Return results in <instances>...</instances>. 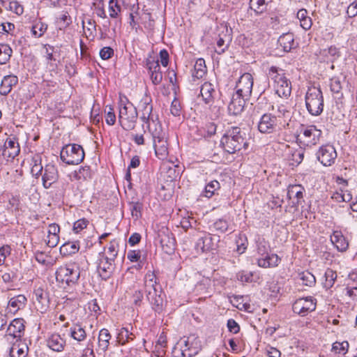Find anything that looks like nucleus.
Returning <instances> with one entry per match:
<instances>
[{"label":"nucleus","mask_w":357,"mask_h":357,"mask_svg":"<svg viewBox=\"0 0 357 357\" xmlns=\"http://www.w3.org/2000/svg\"><path fill=\"white\" fill-rule=\"evenodd\" d=\"M220 143L224 150L230 154L235 153L242 149H246L248 146L245 132L239 127H232L227 130Z\"/></svg>","instance_id":"obj_1"},{"label":"nucleus","mask_w":357,"mask_h":357,"mask_svg":"<svg viewBox=\"0 0 357 357\" xmlns=\"http://www.w3.org/2000/svg\"><path fill=\"white\" fill-rule=\"evenodd\" d=\"M268 78L273 82L275 93L280 98H287L291 93V83L287 78L285 70L272 66L268 69Z\"/></svg>","instance_id":"obj_2"},{"label":"nucleus","mask_w":357,"mask_h":357,"mask_svg":"<svg viewBox=\"0 0 357 357\" xmlns=\"http://www.w3.org/2000/svg\"><path fill=\"white\" fill-rule=\"evenodd\" d=\"M144 289L146 294V298L152 306L154 311L160 312L162 310L164 301L163 298L158 293H160L158 285V278L154 272L149 271L144 279Z\"/></svg>","instance_id":"obj_3"},{"label":"nucleus","mask_w":357,"mask_h":357,"mask_svg":"<svg viewBox=\"0 0 357 357\" xmlns=\"http://www.w3.org/2000/svg\"><path fill=\"white\" fill-rule=\"evenodd\" d=\"M202 349L200 339L195 334L183 337L172 351V357H192Z\"/></svg>","instance_id":"obj_4"},{"label":"nucleus","mask_w":357,"mask_h":357,"mask_svg":"<svg viewBox=\"0 0 357 357\" xmlns=\"http://www.w3.org/2000/svg\"><path fill=\"white\" fill-rule=\"evenodd\" d=\"M305 106L312 116L320 115L324 109V97L319 87L309 86L305 93Z\"/></svg>","instance_id":"obj_5"},{"label":"nucleus","mask_w":357,"mask_h":357,"mask_svg":"<svg viewBox=\"0 0 357 357\" xmlns=\"http://www.w3.org/2000/svg\"><path fill=\"white\" fill-rule=\"evenodd\" d=\"M321 135V130L314 125L303 126L296 139L301 146L312 147L319 142Z\"/></svg>","instance_id":"obj_6"},{"label":"nucleus","mask_w":357,"mask_h":357,"mask_svg":"<svg viewBox=\"0 0 357 357\" xmlns=\"http://www.w3.org/2000/svg\"><path fill=\"white\" fill-rule=\"evenodd\" d=\"M269 250L270 246L264 239L257 241V253L261 256L257 261L259 266L271 268L275 267L279 264L280 258L276 254L269 255Z\"/></svg>","instance_id":"obj_7"},{"label":"nucleus","mask_w":357,"mask_h":357,"mask_svg":"<svg viewBox=\"0 0 357 357\" xmlns=\"http://www.w3.org/2000/svg\"><path fill=\"white\" fill-rule=\"evenodd\" d=\"M79 276V268L75 264L61 266L56 271V280L60 282H65L68 286L76 284Z\"/></svg>","instance_id":"obj_8"},{"label":"nucleus","mask_w":357,"mask_h":357,"mask_svg":"<svg viewBox=\"0 0 357 357\" xmlns=\"http://www.w3.org/2000/svg\"><path fill=\"white\" fill-rule=\"evenodd\" d=\"M60 157L68 165H78L84 158V151L80 145L68 144L61 149Z\"/></svg>","instance_id":"obj_9"},{"label":"nucleus","mask_w":357,"mask_h":357,"mask_svg":"<svg viewBox=\"0 0 357 357\" xmlns=\"http://www.w3.org/2000/svg\"><path fill=\"white\" fill-rule=\"evenodd\" d=\"M137 119V112L132 104L121 105L119 107V121L123 129L132 130L135 128Z\"/></svg>","instance_id":"obj_10"},{"label":"nucleus","mask_w":357,"mask_h":357,"mask_svg":"<svg viewBox=\"0 0 357 357\" xmlns=\"http://www.w3.org/2000/svg\"><path fill=\"white\" fill-rule=\"evenodd\" d=\"M317 300L312 296L300 298L292 305L293 312L301 317H305L310 312L315 310Z\"/></svg>","instance_id":"obj_11"},{"label":"nucleus","mask_w":357,"mask_h":357,"mask_svg":"<svg viewBox=\"0 0 357 357\" xmlns=\"http://www.w3.org/2000/svg\"><path fill=\"white\" fill-rule=\"evenodd\" d=\"M284 126L275 114L266 113L263 114L258 123V130L261 133H273L279 126Z\"/></svg>","instance_id":"obj_12"},{"label":"nucleus","mask_w":357,"mask_h":357,"mask_svg":"<svg viewBox=\"0 0 357 357\" xmlns=\"http://www.w3.org/2000/svg\"><path fill=\"white\" fill-rule=\"evenodd\" d=\"M253 78L251 74L244 73L238 79L236 85L235 94L249 99L252 93Z\"/></svg>","instance_id":"obj_13"},{"label":"nucleus","mask_w":357,"mask_h":357,"mask_svg":"<svg viewBox=\"0 0 357 357\" xmlns=\"http://www.w3.org/2000/svg\"><path fill=\"white\" fill-rule=\"evenodd\" d=\"M317 158L323 165L331 166L337 158V153L332 145L326 144L319 148Z\"/></svg>","instance_id":"obj_14"},{"label":"nucleus","mask_w":357,"mask_h":357,"mask_svg":"<svg viewBox=\"0 0 357 357\" xmlns=\"http://www.w3.org/2000/svg\"><path fill=\"white\" fill-rule=\"evenodd\" d=\"M219 236H212L211 234L204 233L203 236L198 238L195 248L197 252H206L213 250L217 247Z\"/></svg>","instance_id":"obj_15"},{"label":"nucleus","mask_w":357,"mask_h":357,"mask_svg":"<svg viewBox=\"0 0 357 357\" xmlns=\"http://www.w3.org/2000/svg\"><path fill=\"white\" fill-rule=\"evenodd\" d=\"M97 268L100 276L102 279L107 280L114 268V260H110L109 257L105 256V255H100Z\"/></svg>","instance_id":"obj_16"},{"label":"nucleus","mask_w":357,"mask_h":357,"mask_svg":"<svg viewBox=\"0 0 357 357\" xmlns=\"http://www.w3.org/2000/svg\"><path fill=\"white\" fill-rule=\"evenodd\" d=\"M151 98L145 96L140 100L138 108L141 113V120L146 124L151 123L153 116L152 115L153 105L151 104Z\"/></svg>","instance_id":"obj_17"},{"label":"nucleus","mask_w":357,"mask_h":357,"mask_svg":"<svg viewBox=\"0 0 357 357\" xmlns=\"http://www.w3.org/2000/svg\"><path fill=\"white\" fill-rule=\"evenodd\" d=\"M304 188L301 185H290L287 189V197L291 201V206L297 207L303 202Z\"/></svg>","instance_id":"obj_18"},{"label":"nucleus","mask_w":357,"mask_h":357,"mask_svg":"<svg viewBox=\"0 0 357 357\" xmlns=\"http://www.w3.org/2000/svg\"><path fill=\"white\" fill-rule=\"evenodd\" d=\"M47 346L54 351L61 352L66 345V339L59 333H52L47 339Z\"/></svg>","instance_id":"obj_19"},{"label":"nucleus","mask_w":357,"mask_h":357,"mask_svg":"<svg viewBox=\"0 0 357 357\" xmlns=\"http://www.w3.org/2000/svg\"><path fill=\"white\" fill-rule=\"evenodd\" d=\"M34 305L38 311L44 313L48 308V298L47 294L42 288H38L33 292Z\"/></svg>","instance_id":"obj_20"},{"label":"nucleus","mask_w":357,"mask_h":357,"mask_svg":"<svg viewBox=\"0 0 357 357\" xmlns=\"http://www.w3.org/2000/svg\"><path fill=\"white\" fill-rule=\"evenodd\" d=\"M248 100L237 94H233L228 105V112L230 114L237 116L243 111L245 100Z\"/></svg>","instance_id":"obj_21"},{"label":"nucleus","mask_w":357,"mask_h":357,"mask_svg":"<svg viewBox=\"0 0 357 357\" xmlns=\"http://www.w3.org/2000/svg\"><path fill=\"white\" fill-rule=\"evenodd\" d=\"M159 236L163 251L168 255L174 253L176 248V240L173 234L167 231V233L162 232Z\"/></svg>","instance_id":"obj_22"},{"label":"nucleus","mask_w":357,"mask_h":357,"mask_svg":"<svg viewBox=\"0 0 357 357\" xmlns=\"http://www.w3.org/2000/svg\"><path fill=\"white\" fill-rule=\"evenodd\" d=\"M146 66L153 84L155 85L159 84L162 80V73L160 71L159 61L148 60Z\"/></svg>","instance_id":"obj_23"},{"label":"nucleus","mask_w":357,"mask_h":357,"mask_svg":"<svg viewBox=\"0 0 357 357\" xmlns=\"http://www.w3.org/2000/svg\"><path fill=\"white\" fill-rule=\"evenodd\" d=\"M24 323L22 318L13 319L7 328V335L13 337H21L24 331Z\"/></svg>","instance_id":"obj_24"},{"label":"nucleus","mask_w":357,"mask_h":357,"mask_svg":"<svg viewBox=\"0 0 357 357\" xmlns=\"http://www.w3.org/2000/svg\"><path fill=\"white\" fill-rule=\"evenodd\" d=\"M58 178L56 167L52 164H48L45 167L43 176V184L45 188H49Z\"/></svg>","instance_id":"obj_25"},{"label":"nucleus","mask_w":357,"mask_h":357,"mask_svg":"<svg viewBox=\"0 0 357 357\" xmlns=\"http://www.w3.org/2000/svg\"><path fill=\"white\" fill-rule=\"evenodd\" d=\"M20 151L19 144L14 139H8L4 144L2 155L8 160L14 159Z\"/></svg>","instance_id":"obj_26"},{"label":"nucleus","mask_w":357,"mask_h":357,"mask_svg":"<svg viewBox=\"0 0 357 357\" xmlns=\"http://www.w3.org/2000/svg\"><path fill=\"white\" fill-rule=\"evenodd\" d=\"M216 93L215 87L211 82H206L202 85L200 94L206 104H213Z\"/></svg>","instance_id":"obj_27"},{"label":"nucleus","mask_w":357,"mask_h":357,"mask_svg":"<svg viewBox=\"0 0 357 357\" xmlns=\"http://www.w3.org/2000/svg\"><path fill=\"white\" fill-rule=\"evenodd\" d=\"M148 128L153 142L167 138V133L163 130L161 124L157 121V119H152L151 123L148 124Z\"/></svg>","instance_id":"obj_28"},{"label":"nucleus","mask_w":357,"mask_h":357,"mask_svg":"<svg viewBox=\"0 0 357 357\" xmlns=\"http://www.w3.org/2000/svg\"><path fill=\"white\" fill-rule=\"evenodd\" d=\"M27 299L25 296L19 294L10 298L8 303L9 312L15 314L18 310L25 307Z\"/></svg>","instance_id":"obj_29"},{"label":"nucleus","mask_w":357,"mask_h":357,"mask_svg":"<svg viewBox=\"0 0 357 357\" xmlns=\"http://www.w3.org/2000/svg\"><path fill=\"white\" fill-rule=\"evenodd\" d=\"M167 138L153 142L155 153L158 159L164 160L167 158L169 154Z\"/></svg>","instance_id":"obj_30"},{"label":"nucleus","mask_w":357,"mask_h":357,"mask_svg":"<svg viewBox=\"0 0 357 357\" xmlns=\"http://www.w3.org/2000/svg\"><path fill=\"white\" fill-rule=\"evenodd\" d=\"M331 241L337 250L340 252H345L349 247L348 241L340 231H333V234L331 236Z\"/></svg>","instance_id":"obj_31"},{"label":"nucleus","mask_w":357,"mask_h":357,"mask_svg":"<svg viewBox=\"0 0 357 357\" xmlns=\"http://www.w3.org/2000/svg\"><path fill=\"white\" fill-rule=\"evenodd\" d=\"M18 82V78L15 75H7L3 77L0 86V93L3 96L8 95L12 90V87Z\"/></svg>","instance_id":"obj_32"},{"label":"nucleus","mask_w":357,"mask_h":357,"mask_svg":"<svg viewBox=\"0 0 357 357\" xmlns=\"http://www.w3.org/2000/svg\"><path fill=\"white\" fill-rule=\"evenodd\" d=\"M278 44L286 52H289L295 47L294 35L291 33H286L278 38Z\"/></svg>","instance_id":"obj_33"},{"label":"nucleus","mask_w":357,"mask_h":357,"mask_svg":"<svg viewBox=\"0 0 357 357\" xmlns=\"http://www.w3.org/2000/svg\"><path fill=\"white\" fill-rule=\"evenodd\" d=\"M111 338L112 335L107 329H101L98 335V346L99 349L105 351L109 347Z\"/></svg>","instance_id":"obj_34"},{"label":"nucleus","mask_w":357,"mask_h":357,"mask_svg":"<svg viewBox=\"0 0 357 357\" xmlns=\"http://www.w3.org/2000/svg\"><path fill=\"white\" fill-rule=\"evenodd\" d=\"M7 208L8 210L11 211L15 215H19L22 209V204L21 203L20 195H12L8 199Z\"/></svg>","instance_id":"obj_35"},{"label":"nucleus","mask_w":357,"mask_h":357,"mask_svg":"<svg viewBox=\"0 0 357 357\" xmlns=\"http://www.w3.org/2000/svg\"><path fill=\"white\" fill-rule=\"evenodd\" d=\"M70 337L77 342H82L86 338V333L80 324H75L70 329Z\"/></svg>","instance_id":"obj_36"},{"label":"nucleus","mask_w":357,"mask_h":357,"mask_svg":"<svg viewBox=\"0 0 357 357\" xmlns=\"http://www.w3.org/2000/svg\"><path fill=\"white\" fill-rule=\"evenodd\" d=\"M321 54L327 61L333 62L340 56V52L337 47L331 45L329 47L321 50Z\"/></svg>","instance_id":"obj_37"},{"label":"nucleus","mask_w":357,"mask_h":357,"mask_svg":"<svg viewBox=\"0 0 357 357\" xmlns=\"http://www.w3.org/2000/svg\"><path fill=\"white\" fill-rule=\"evenodd\" d=\"M47 24L41 20L35 21L31 27L32 35L35 38H40L46 32Z\"/></svg>","instance_id":"obj_38"},{"label":"nucleus","mask_w":357,"mask_h":357,"mask_svg":"<svg viewBox=\"0 0 357 357\" xmlns=\"http://www.w3.org/2000/svg\"><path fill=\"white\" fill-rule=\"evenodd\" d=\"M206 73L205 61L203 59H198L194 66L192 76L197 79L202 78Z\"/></svg>","instance_id":"obj_39"},{"label":"nucleus","mask_w":357,"mask_h":357,"mask_svg":"<svg viewBox=\"0 0 357 357\" xmlns=\"http://www.w3.org/2000/svg\"><path fill=\"white\" fill-rule=\"evenodd\" d=\"M272 108L273 111L275 113V114L280 120V122H281V118H284V121L285 122L286 119H289L291 117V111L289 108L284 105H277L276 111H275V108L274 106H272Z\"/></svg>","instance_id":"obj_40"},{"label":"nucleus","mask_w":357,"mask_h":357,"mask_svg":"<svg viewBox=\"0 0 357 357\" xmlns=\"http://www.w3.org/2000/svg\"><path fill=\"white\" fill-rule=\"evenodd\" d=\"M268 0H250V8L257 14H261L266 10Z\"/></svg>","instance_id":"obj_41"},{"label":"nucleus","mask_w":357,"mask_h":357,"mask_svg":"<svg viewBox=\"0 0 357 357\" xmlns=\"http://www.w3.org/2000/svg\"><path fill=\"white\" fill-rule=\"evenodd\" d=\"M122 8L117 0H109V15L111 18H118L120 16Z\"/></svg>","instance_id":"obj_42"},{"label":"nucleus","mask_w":357,"mask_h":357,"mask_svg":"<svg viewBox=\"0 0 357 357\" xmlns=\"http://www.w3.org/2000/svg\"><path fill=\"white\" fill-rule=\"evenodd\" d=\"M298 279L303 285L312 287L316 282L315 277L309 271H303L298 275Z\"/></svg>","instance_id":"obj_43"},{"label":"nucleus","mask_w":357,"mask_h":357,"mask_svg":"<svg viewBox=\"0 0 357 357\" xmlns=\"http://www.w3.org/2000/svg\"><path fill=\"white\" fill-rule=\"evenodd\" d=\"M13 50L8 45L0 44V64L6 63L10 58Z\"/></svg>","instance_id":"obj_44"},{"label":"nucleus","mask_w":357,"mask_h":357,"mask_svg":"<svg viewBox=\"0 0 357 357\" xmlns=\"http://www.w3.org/2000/svg\"><path fill=\"white\" fill-rule=\"evenodd\" d=\"M324 277V287L326 289H330L333 286L337 279V273L331 268H327L325 272Z\"/></svg>","instance_id":"obj_45"},{"label":"nucleus","mask_w":357,"mask_h":357,"mask_svg":"<svg viewBox=\"0 0 357 357\" xmlns=\"http://www.w3.org/2000/svg\"><path fill=\"white\" fill-rule=\"evenodd\" d=\"M56 22L60 25V30L66 29L72 23L71 17L67 11H63L56 18Z\"/></svg>","instance_id":"obj_46"},{"label":"nucleus","mask_w":357,"mask_h":357,"mask_svg":"<svg viewBox=\"0 0 357 357\" xmlns=\"http://www.w3.org/2000/svg\"><path fill=\"white\" fill-rule=\"evenodd\" d=\"M349 349V342L343 341L342 342H335L332 345V351L336 354H345Z\"/></svg>","instance_id":"obj_47"},{"label":"nucleus","mask_w":357,"mask_h":357,"mask_svg":"<svg viewBox=\"0 0 357 357\" xmlns=\"http://www.w3.org/2000/svg\"><path fill=\"white\" fill-rule=\"evenodd\" d=\"M220 188V183L218 181L214 180L208 183L206 187L204 190V196L210 198L211 197L215 191Z\"/></svg>","instance_id":"obj_48"},{"label":"nucleus","mask_w":357,"mask_h":357,"mask_svg":"<svg viewBox=\"0 0 357 357\" xmlns=\"http://www.w3.org/2000/svg\"><path fill=\"white\" fill-rule=\"evenodd\" d=\"M132 333H130L128 328H122L117 335V340L119 343L124 344L126 342H128L129 340H132Z\"/></svg>","instance_id":"obj_49"},{"label":"nucleus","mask_w":357,"mask_h":357,"mask_svg":"<svg viewBox=\"0 0 357 357\" xmlns=\"http://www.w3.org/2000/svg\"><path fill=\"white\" fill-rule=\"evenodd\" d=\"M79 249V243L78 242H68V243H64L61 248V251H63L64 253H68V254H75L76 252H78Z\"/></svg>","instance_id":"obj_50"},{"label":"nucleus","mask_w":357,"mask_h":357,"mask_svg":"<svg viewBox=\"0 0 357 357\" xmlns=\"http://www.w3.org/2000/svg\"><path fill=\"white\" fill-rule=\"evenodd\" d=\"M330 87L331 91L337 95V97L339 98L342 96V84L339 79L336 77H333L331 79Z\"/></svg>","instance_id":"obj_51"},{"label":"nucleus","mask_w":357,"mask_h":357,"mask_svg":"<svg viewBox=\"0 0 357 357\" xmlns=\"http://www.w3.org/2000/svg\"><path fill=\"white\" fill-rule=\"evenodd\" d=\"M96 14L101 17L106 18L107 15L105 10V4L103 0H98L97 2L93 3Z\"/></svg>","instance_id":"obj_52"},{"label":"nucleus","mask_w":357,"mask_h":357,"mask_svg":"<svg viewBox=\"0 0 357 357\" xmlns=\"http://www.w3.org/2000/svg\"><path fill=\"white\" fill-rule=\"evenodd\" d=\"M105 121L106 123L109 126L114 125L116 122V115L114 112V109L110 105L105 107Z\"/></svg>","instance_id":"obj_53"},{"label":"nucleus","mask_w":357,"mask_h":357,"mask_svg":"<svg viewBox=\"0 0 357 357\" xmlns=\"http://www.w3.org/2000/svg\"><path fill=\"white\" fill-rule=\"evenodd\" d=\"M214 229L220 233H225L228 230L229 225L227 220L218 219L213 223Z\"/></svg>","instance_id":"obj_54"},{"label":"nucleus","mask_w":357,"mask_h":357,"mask_svg":"<svg viewBox=\"0 0 357 357\" xmlns=\"http://www.w3.org/2000/svg\"><path fill=\"white\" fill-rule=\"evenodd\" d=\"M116 244L115 242H111L109 246L107 248V251L105 255V256H107V257H109V259H114L115 260L117 254L118 250L116 249Z\"/></svg>","instance_id":"obj_55"},{"label":"nucleus","mask_w":357,"mask_h":357,"mask_svg":"<svg viewBox=\"0 0 357 357\" xmlns=\"http://www.w3.org/2000/svg\"><path fill=\"white\" fill-rule=\"evenodd\" d=\"M205 133L204 134V136L205 137H210L215 134L216 132V125L213 123H208L205 125L204 128H203Z\"/></svg>","instance_id":"obj_56"},{"label":"nucleus","mask_w":357,"mask_h":357,"mask_svg":"<svg viewBox=\"0 0 357 357\" xmlns=\"http://www.w3.org/2000/svg\"><path fill=\"white\" fill-rule=\"evenodd\" d=\"M253 275L251 272L241 271L237 273V278L242 282H250L252 281Z\"/></svg>","instance_id":"obj_57"},{"label":"nucleus","mask_w":357,"mask_h":357,"mask_svg":"<svg viewBox=\"0 0 357 357\" xmlns=\"http://www.w3.org/2000/svg\"><path fill=\"white\" fill-rule=\"evenodd\" d=\"M26 351L23 348L13 347L10 350V357H26Z\"/></svg>","instance_id":"obj_58"},{"label":"nucleus","mask_w":357,"mask_h":357,"mask_svg":"<svg viewBox=\"0 0 357 357\" xmlns=\"http://www.w3.org/2000/svg\"><path fill=\"white\" fill-rule=\"evenodd\" d=\"M88 222H89L88 220H86V219H84V218L77 220L74 223L73 230L75 231V233H79L82 229H84V228L86 227Z\"/></svg>","instance_id":"obj_59"},{"label":"nucleus","mask_w":357,"mask_h":357,"mask_svg":"<svg viewBox=\"0 0 357 357\" xmlns=\"http://www.w3.org/2000/svg\"><path fill=\"white\" fill-rule=\"evenodd\" d=\"M113 54L114 50L110 47H105L100 51V56L104 60L110 59Z\"/></svg>","instance_id":"obj_60"},{"label":"nucleus","mask_w":357,"mask_h":357,"mask_svg":"<svg viewBox=\"0 0 357 357\" xmlns=\"http://www.w3.org/2000/svg\"><path fill=\"white\" fill-rule=\"evenodd\" d=\"M347 14L349 17H354L357 15V0H355L349 5Z\"/></svg>","instance_id":"obj_61"},{"label":"nucleus","mask_w":357,"mask_h":357,"mask_svg":"<svg viewBox=\"0 0 357 357\" xmlns=\"http://www.w3.org/2000/svg\"><path fill=\"white\" fill-rule=\"evenodd\" d=\"M143 299V293L140 290H137L132 295V303L135 306H140Z\"/></svg>","instance_id":"obj_62"},{"label":"nucleus","mask_w":357,"mask_h":357,"mask_svg":"<svg viewBox=\"0 0 357 357\" xmlns=\"http://www.w3.org/2000/svg\"><path fill=\"white\" fill-rule=\"evenodd\" d=\"M127 257L132 262L138 261L141 258V252L139 250H130L128 252Z\"/></svg>","instance_id":"obj_63"},{"label":"nucleus","mask_w":357,"mask_h":357,"mask_svg":"<svg viewBox=\"0 0 357 357\" xmlns=\"http://www.w3.org/2000/svg\"><path fill=\"white\" fill-rule=\"evenodd\" d=\"M227 328L229 329V331L234 334L238 333L239 330H240V326L239 325L237 324V322L231 319H229L227 321Z\"/></svg>","instance_id":"obj_64"}]
</instances>
